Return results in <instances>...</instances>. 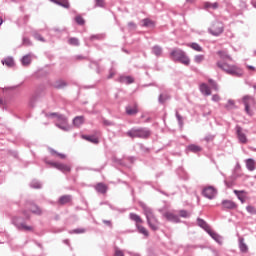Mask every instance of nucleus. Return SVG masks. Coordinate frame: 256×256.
<instances>
[{
	"instance_id": "nucleus-1",
	"label": "nucleus",
	"mask_w": 256,
	"mask_h": 256,
	"mask_svg": "<svg viewBox=\"0 0 256 256\" xmlns=\"http://www.w3.org/2000/svg\"><path fill=\"white\" fill-rule=\"evenodd\" d=\"M130 139H149L151 137V130L147 127H133L126 132Z\"/></svg>"
},
{
	"instance_id": "nucleus-2",
	"label": "nucleus",
	"mask_w": 256,
	"mask_h": 256,
	"mask_svg": "<svg viewBox=\"0 0 256 256\" xmlns=\"http://www.w3.org/2000/svg\"><path fill=\"white\" fill-rule=\"evenodd\" d=\"M170 57L172 61H174L175 63H181L186 67H189V65H191V59L189 58V56H187V53L182 49L174 48L170 52Z\"/></svg>"
},
{
	"instance_id": "nucleus-3",
	"label": "nucleus",
	"mask_w": 256,
	"mask_h": 256,
	"mask_svg": "<svg viewBox=\"0 0 256 256\" xmlns=\"http://www.w3.org/2000/svg\"><path fill=\"white\" fill-rule=\"evenodd\" d=\"M217 67L232 77H243V69L237 65H229L225 62L218 61Z\"/></svg>"
},
{
	"instance_id": "nucleus-4",
	"label": "nucleus",
	"mask_w": 256,
	"mask_h": 256,
	"mask_svg": "<svg viewBox=\"0 0 256 256\" xmlns=\"http://www.w3.org/2000/svg\"><path fill=\"white\" fill-rule=\"evenodd\" d=\"M242 103L244 105V111L249 117H253L254 112L252 110L253 107L256 105L255 98L250 95H245L242 98Z\"/></svg>"
},
{
	"instance_id": "nucleus-5",
	"label": "nucleus",
	"mask_w": 256,
	"mask_h": 256,
	"mask_svg": "<svg viewBox=\"0 0 256 256\" xmlns=\"http://www.w3.org/2000/svg\"><path fill=\"white\" fill-rule=\"evenodd\" d=\"M225 31V26L223 22L215 21L212 23L211 27L208 29V33L214 37H219Z\"/></svg>"
},
{
	"instance_id": "nucleus-6",
	"label": "nucleus",
	"mask_w": 256,
	"mask_h": 256,
	"mask_svg": "<svg viewBox=\"0 0 256 256\" xmlns=\"http://www.w3.org/2000/svg\"><path fill=\"white\" fill-rule=\"evenodd\" d=\"M12 223L18 229V231H33V226H28L23 222V218L19 216H14L12 218Z\"/></svg>"
},
{
	"instance_id": "nucleus-7",
	"label": "nucleus",
	"mask_w": 256,
	"mask_h": 256,
	"mask_svg": "<svg viewBox=\"0 0 256 256\" xmlns=\"http://www.w3.org/2000/svg\"><path fill=\"white\" fill-rule=\"evenodd\" d=\"M45 164L54 167V169H58V171H61L62 173H71V166L67 164L53 162L50 160H45Z\"/></svg>"
},
{
	"instance_id": "nucleus-8",
	"label": "nucleus",
	"mask_w": 256,
	"mask_h": 256,
	"mask_svg": "<svg viewBox=\"0 0 256 256\" xmlns=\"http://www.w3.org/2000/svg\"><path fill=\"white\" fill-rule=\"evenodd\" d=\"M236 137L242 145H247L249 140L247 139V130H243V127L236 125L235 127Z\"/></svg>"
},
{
	"instance_id": "nucleus-9",
	"label": "nucleus",
	"mask_w": 256,
	"mask_h": 256,
	"mask_svg": "<svg viewBox=\"0 0 256 256\" xmlns=\"http://www.w3.org/2000/svg\"><path fill=\"white\" fill-rule=\"evenodd\" d=\"M49 117H58L62 123H56V127L58 129H62V131H69V127L67 126V119L63 115H58L57 113H51L49 114Z\"/></svg>"
},
{
	"instance_id": "nucleus-10",
	"label": "nucleus",
	"mask_w": 256,
	"mask_h": 256,
	"mask_svg": "<svg viewBox=\"0 0 256 256\" xmlns=\"http://www.w3.org/2000/svg\"><path fill=\"white\" fill-rule=\"evenodd\" d=\"M202 195L206 197V199H215V195H217V189L213 186H208L203 189Z\"/></svg>"
},
{
	"instance_id": "nucleus-11",
	"label": "nucleus",
	"mask_w": 256,
	"mask_h": 256,
	"mask_svg": "<svg viewBox=\"0 0 256 256\" xmlns=\"http://www.w3.org/2000/svg\"><path fill=\"white\" fill-rule=\"evenodd\" d=\"M163 217H165L167 221H170V223H181V218H179V215L175 214V212H164Z\"/></svg>"
},
{
	"instance_id": "nucleus-12",
	"label": "nucleus",
	"mask_w": 256,
	"mask_h": 256,
	"mask_svg": "<svg viewBox=\"0 0 256 256\" xmlns=\"http://www.w3.org/2000/svg\"><path fill=\"white\" fill-rule=\"evenodd\" d=\"M26 207L29 209V212L33 213L34 215H43V210L35 203L29 202L26 204Z\"/></svg>"
},
{
	"instance_id": "nucleus-13",
	"label": "nucleus",
	"mask_w": 256,
	"mask_h": 256,
	"mask_svg": "<svg viewBox=\"0 0 256 256\" xmlns=\"http://www.w3.org/2000/svg\"><path fill=\"white\" fill-rule=\"evenodd\" d=\"M147 224L152 229V231H158L159 230V220L157 217L152 216L151 218H147Z\"/></svg>"
},
{
	"instance_id": "nucleus-14",
	"label": "nucleus",
	"mask_w": 256,
	"mask_h": 256,
	"mask_svg": "<svg viewBox=\"0 0 256 256\" xmlns=\"http://www.w3.org/2000/svg\"><path fill=\"white\" fill-rule=\"evenodd\" d=\"M126 114L133 116L137 115L139 113V106L137 103H134L133 105H128L125 107Z\"/></svg>"
},
{
	"instance_id": "nucleus-15",
	"label": "nucleus",
	"mask_w": 256,
	"mask_h": 256,
	"mask_svg": "<svg viewBox=\"0 0 256 256\" xmlns=\"http://www.w3.org/2000/svg\"><path fill=\"white\" fill-rule=\"evenodd\" d=\"M208 235H210V237H212V239L214 241H216V243H218V245H223V236L217 234V232H215L213 230H209Z\"/></svg>"
},
{
	"instance_id": "nucleus-16",
	"label": "nucleus",
	"mask_w": 256,
	"mask_h": 256,
	"mask_svg": "<svg viewBox=\"0 0 256 256\" xmlns=\"http://www.w3.org/2000/svg\"><path fill=\"white\" fill-rule=\"evenodd\" d=\"M118 83H125L126 85H131L132 83H135V78L132 76H120L117 79Z\"/></svg>"
},
{
	"instance_id": "nucleus-17",
	"label": "nucleus",
	"mask_w": 256,
	"mask_h": 256,
	"mask_svg": "<svg viewBox=\"0 0 256 256\" xmlns=\"http://www.w3.org/2000/svg\"><path fill=\"white\" fill-rule=\"evenodd\" d=\"M73 201V196L72 195H63L60 196L58 199V204L59 205H67V203H71Z\"/></svg>"
},
{
	"instance_id": "nucleus-18",
	"label": "nucleus",
	"mask_w": 256,
	"mask_h": 256,
	"mask_svg": "<svg viewBox=\"0 0 256 256\" xmlns=\"http://www.w3.org/2000/svg\"><path fill=\"white\" fill-rule=\"evenodd\" d=\"M197 225L198 227H201V229H204L206 233L211 231V226H209V224H207V222L201 218H197Z\"/></svg>"
},
{
	"instance_id": "nucleus-19",
	"label": "nucleus",
	"mask_w": 256,
	"mask_h": 256,
	"mask_svg": "<svg viewBox=\"0 0 256 256\" xmlns=\"http://www.w3.org/2000/svg\"><path fill=\"white\" fill-rule=\"evenodd\" d=\"M141 207L144 211V215H145L146 219H150L151 217H155V214H153V209L146 206L145 204H141Z\"/></svg>"
},
{
	"instance_id": "nucleus-20",
	"label": "nucleus",
	"mask_w": 256,
	"mask_h": 256,
	"mask_svg": "<svg viewBox=\"0 0 256 256\" xmlns=\"http://www.w3.org/2000/svg\"><path fill=\"white\" fill-rule=\"evenodd\" d=\"M222 207L223 209H237V204L231 200H223Z\"/></svg>"
},
{
	"instance_id": "nucleus-21",
	"label": "nucleus",
	"mask_w": 256,
	"mask_h": 256,
	"mask_svg": "<svg viewBox=\"0 0 256 256\" xmlns=\"http://www.w3.org/2000/svg\"><path fill=\"white\" fill-rule=\"evenodd\" d=\"M95 189L97 193H101L102 195H105V193H107L108 187L105 185V183L100 182L96 184Z\"/></svg>"
},
{
	"instance_id": "nucleus-22",
	"label": "nucleus",
	"mask_w": 256,
	"mask_h": 256,
	"mask_svg": "<svg viewBox=\"0 0 256 256\" xmlns=\"http://www.w3.org/2000/svg\"><path fill=\"white\" fill-rule=\"evenodd\" d=\"M200 92L202 95H206V97H209L211 95V88L206 83L200 84Z\"/></svg>"
},
{
	"instance_id": "nucleus-23",
	"label": "nucleus",
	"mask_w": 256,
	"mask_h": 256,
	"mask_svg": "<svg viewBox=\"0 0 256 256\" xmlns=\"http://www.w3.org/2000/svg\"><path fill=\"white\" fill-rule=\"evenodd\" d=\"M152 55H155V57H161L163 55V47L159 45H155L152 47Z\"/></svg>"
},
{
	"instance_id": "nucleus-24",
	"label": "nucleus",
	"mask_w": 256,
	"mask_h": 256,
	"mask_svg": "<svg viewBox=\"0 0 256 256\" xmlns=\"http://www.w3.org/2000/svg\"><path fill=\"white\" fill-rule=\"evenodd\" d=\"M187 151H190L191 153H200V151H203V148L196 144H190L187 146Z\"/></svg>"
},
{
	"instance_id": "nucleus-25",
	"label": "nucleus",
	"mask_w": 256,
	"mask_h": 256,
	"mask_svg": "<svg viewBox=\"0 0 256 256\" xmlns=\"http://www.w3.org/2000/svg\"><path fill=\"white\" fill-rule=\"evenodd\" d=\"M83 123H85V117L84 116H76L73 119L74 127H81V125H83Z\"/></svg>"
},
{
	"instance_id": "nucleus-26",
	"label": "nucleus",
	"mask_w": 256,
	"mask_h": 256,
	"mask_svg": "<svg viewBox=\"0 0 256 256\" xmlns=\"http://www.w3.org/2000/svg\"><path fill=\"white\" fill-rule=\"evenodd\" d=\"M31 57H32V55L31 54H26V55H24L23 57H22V59H21V63H22V65H23V67H27V66H29V65H31Z\"/></svg>"
},
{
	"instance_id": "nucleus-27",
	"label": "nucleus",
	"mask_w": 256,
	"mask_h": 256,
	"mask_svg": "<svg viewBox=\"0 0 256 256\" xmlns=\"http://www.w3.org/2000/svg\"><path fill=\"white\" fill-rule=\"evenodd\" d=\"M82 139H85L86 141H89L90 143H94V145H97L99 143V138L93 135H83Z\"/></svg>"
},
{
	"instance_id": "nucleus-28",
	"label": "nucleus",
	"mask_w": 256,
	"mask_h": 256,
	"mask_svg": "<svg viewBox=\"0 0 256 256\" xmlns=\"http://www.w3.org/2000/svg\"><path fill=\"white\" fill-rule=\"evenodd\" d=\"M245 163L248 171H255V160L253 158L246 159Z\"/></svg>"
},
{
	"instance_id": "nucleus-29",
	"label": "nucleus",
	"mask_w": 256,
	"mask_h": 256,
	"mask_svg": "<svg viewBox=\"0 0 256 256\" xmlns=\"http://www.w3.org/2000/svg\"><path fill=\"white\" fill-rule=\"evenodd\" d=\"M52 3L56 5H60V7H64V9H69V1L68 0H50Z\"/></svg>"
},
{
	"instance_id": "nucleus-30",
	"label": "nucleus",
	"mask_w": 256,
	"mask_h": 256,
	"mask_svg": "<svg viewBox=\"0 0 256 256\" xmlns=\"http://www.w3.org/2000/svg\"><path fill=\"white\" fill-rule=\"evenodd\" d=\"M129 219H131V221H134L136 225H139V223H143V219H141V216L137 215L136 213H130Z\"/></svg>"
},
{
	"instance_id": "nucleus-31",
	"label": "nucleus",
	"mask_w": 256,
	"mask_h": 256,
	"mask_svg": "<svg viewBox=\"0 0 256 256\" xmlns=\"http://www.w3.org/2000/svg\"><path fill=\"white\" fill-rule=\"evenodd\" d=\"M169 99H171V96L167 92L160 94L158 97V101L161 103V105H163V103L166 101H169Z\"/></svg>"
},
{
	"instance_id": "nucleus-32",
	"label": "nucleus",
	"mask_w": 256,
	"mask_h": 256,
	"mask_svg": "<svg viewBox=\"0 0 256 256\" xmlns=\"http://www.w3.org/2000/svg\"><path fill=\"white\" fill-rule=\"evenodd\" d=\"M239 249L242 253H247V251H249L247 244H245V239L243 238L239 239Z\"/></svg>"
},
{
	"instance_id": "nucleus-33",
	"label": "nucleus",
	"mask_w": 256,
	"mask_h": 256,
	"mask_svg": "<svg viewBox=\"0 0 256 256\" xmlns=\"http://www.w3.org/2000/svg\"><path fill=\"white\" fill-rule=\"evenodd\" d=\"M136 229L138 230V233H140L141 235H144V237H149V231H147L146 227L136 224Z\"/></svg>"
},
{
	"instance_id": "nucleus-34",
	"label": "nucleus",
	"mask_w": 256,
	"mask_h": 256,
	"mask_svg": "<svg viewBox=\"0 0 256 256\" xmlns=\"http://www.w3.org/2000/svg\"><path fill=\"white\" fill-rule=\"evenodd\" d=\"M3 65H6V67H13L15 65V60H13V57H7L2 60Z\"/></svg>"
},
{
	"instance_id": "nucleus-35",
	"label": "nucleus",
	"mask_w": 256,
	"mask_h": 256,
	"mask_svg": "<svg viewBox=\"0 0 256 256\" xmlns=\"http://www.w3.org/2000/svg\"><path fill=\"white\" fill-rule=\"evenodd\" d=\"M204 9H219V3L217 2H214V3H211V2H205L204 3Z\"/></svg>"
},
{
	"instance_id": "nucleus-36",
	"label": "nucleus",
	"mask_w": 256,
	"mask_h": 256,
	"mask_svg": "<svg viewBox=\"0 0 256 256\" xmlns=\"http://www.w3.org/2000/svg\"><path fill=\"white\" fill-rule=\"evenodd\" d=\"M142 27H155V22H153L151 19L149 18H145L142 20Z\"/></svg>"
},
{
	"instance_id": "nucleus-37",
	"label": "nucleus",
	"mask_w": 256,
	"mask_h": 256,
	"mask_svg": "<svg viewBox=\"0 0 256 256\" xmlns=\"http://www.w3.org/2000/svg\"><path fill=\"white\" fill-rule=\"evenodd\" d=\"M55 89H64V87H67V82L64 80H58L54 83Z\"/></svg>"
},
{
	"instance_id": "nucleus-38",
	"label": "nucleus",
	"mask_w": 256,
	"mask_h": 256,
	"mask_svg": "<svg viewBox=\"0 0 256 256\" xmlns=\"http://www.w3.org/2000/svg\"><path fill=\"white\" fill-rule=\"evenodd\" d=\"M218 55L220 58L223 59V61H227V59H228V61L232 60L231 56H229V54L226 51H218Z\"/></svg>"
},
{
	"instance_id": "nucleus-39",
	"label": "nucleus",
	"mask_w": 256,
	"mask_h": 256,
	"mask_svg": "<svg viewBox=\"0 0 256 256\" xmlns=\"http://www.w3.org/2000/svg\"><path fill=\"white\" fill-rule=\"evenodd\" d=\"M105 39V34H94L90 36V41H102Z\"/></svg>"
},
{
	"instance_id": "nucleus-40",
	"label": "nucleus",
	"mask_w": 256,
	"mask_h": 256,
	"mask_svg": "<svg viewBox=\"0 0 256 256\" xmlns=\"http://www.w3.org/2000/svg\"><path fill=\"white\" fill-rule=\"evenodd\" d=\"M234 193L236 194L239 201H241V203H245V196L243 195L245 191L234 190Z\"/></svg>"
},
{
	"instance_id": "nucleus-41",
	"label": "nucleus",
	"mask_w": 256,
	"mask_h": 256,
	"mask_svg": "<svg viewBox=\"0 0 256 256\" xmlns=\"http://www.w3.org/2000/svg\"><path fill=\"white\" fill-rule=\"evenodd\" d=\"M188 46L191 47V49H193L194 51H197L198 53H201L203 51V47H201V45H199L198 43L194 42Z\"/></svg>"
},
{
	"instance_id": "nucleus-42",
	"label": "nucleus",
	"mask_w": 256,
	"mask_h": 256,
	"mask_svg": "<svg viewBox=\"0 0 256 256\" xmlns=\"http://www.w3.org/2000/svg\"><path fill=\"white\" fill-rule=\"evenodd\" d=\"M203 61H205V55L198 54V55L194 56V62L197 63L198 65L203 63Z\"/></svg>"
},
{
	"instance_id": "nucleus-43",
	"label": "nucleus",
	"mask_w": 256,
	"mask_h": 256,
	"mask_svg": "<svg viewBox=\"0 0 256 256\" xmlns=\"http://www.w3.org/2000/svg\"><path fill=\"white\" fill-rule=\"evenodd\" d=\"M178 213V217H182L183 219H189V217H191V213H189L187 210H179Z\"/></svg>"
},
{
	"instance_id": "nucleus-44",
	"label": "nucleus",
	"mask_w": 256,
	"mask_h": 256,
	"mask_svg": "<svg viewBox=\"0 0 256 256\" xmlns=\"http://www.w3.org/2000/svg\"><path fill=\"white\" fill-rule=\"evenodd\" d=\"M69 45H73L74 47H79V39L76 37H72L68 40Z\"/></svg>"
},
{
	"instance_id": "nucleus-45",
	"label": "nucleus",
	"mask_w": 256,
	"mask_h": 256,
	"mask_svg": "<svg viewBox=\"0 0 256 256\" xmlns=\"http://www.w3.org/2000/svg\"><path fill=\"white\" fill-rule=\"evenodd\" d=\"M30 187L32 189H41L42 185H41V182H39L38 180H33L31 183H30Z\"/></svg>"
},
{
	"instance_id": "nucleus-46",
	"label": "nucleus",
	"mask_w": 256,
	"mask_h": 256,
	"mask_svg": "<svg viewBox=\"0 0 256 256\" xmlns=\"http://www.w3.org/2000/svg\"><path fill=\"white\" fill-rule=\"evenodd\" d=\"M49 151L51 153V155H56L57 157H59L60 159H65V154L59 153L57 152L55 149L53 148H49Z\"/></svg>"
},
{
	"instance_id": "nucleus-47",
	"label": "nucleus",
	"mask_w": 256,
	"mask_h": 256,
	"mask_svg": "<svg viewBox=\"0 0 256 256\" xmlns=\"http://www.w3.org/2000/svg\"><path fill=\"white\" fill-rule=\"evenodd\" d=\"M86 231L87 230L85 228H76V229L70 231L69 233L71 235H73V233H75L76 235H81V234L85 233Z\"/></svg>"
},
{
	"instance_id": "nucleus-48",
	"label": "nucleus",
	"mask_w": 256,
	"mask_h": 256,
	"mask_svg": "<svg viewBox=\"0 0 256 256\" xmlns=\"http://www.w3.org/2000/svg\"><path fill=\"white\" fill-rule=\"evenodd\" d=\"M75 22L77 23V25H85V19L83 17H81V15H77L75 18H74Z\"/></svg>"
},
{
	"instance_id": "nucleus-49",
	"label": "nucleus",
	"mask_w": 256,
	"mask_h": 256,
	"mask_svg": "<svg viewBox=\"0 0 256 256\" xmlns=\"http://www.w3.org/2000/svg\"><path fill=\"white\" fill-rule=\"evenodd\" d=\"M176 119H177V121H178V125H179V127L180 128H183V125H184V123H183V117L181 116V114H179V112L178 111H176Z\"/></svg>"
},
{
	"instance_id": "nucleus-50",
	"label": "nucleus",
	"mask_w": 256,
	"mask_h": 256,
	"mask_svg": "<svg viewBox=\"0 0 256 256\" xmlns=\"http://www.w3.org/2000/svg\"><path fill=\"white\" fill-rule=\"evenodd\" d=\"M241 169V164H239V162L236 164L235 168H234V173L231 176L232 181H235V179H237V174L235 173V171H239Z\"/></svg>"
},
{
	"instance_id": "nucleus-51",
	"label": "nucleus",
	"mask_w": 256,
	"mask_h": 256,
	"mask_svg": "<svg viewBox=\"0 0 256 256\" xmlns=\"http://www.w3.org/2000/svg\"><path fill=\"white\" fill-rule=\"evenodd\" d=\"M208 82L212 89H214V91H219V86L217 85V82H215V80L209 79Z\"/></svg>"
},
{
	"instance_id": "nucleus-52",
	"label": "nucleus",
	"mask_w": 256,
	"mask_h": 256,
	"mask_svg": "<svg viewBox=\"0 0 256 256\" xmlns=\"http://www.w3.org/2000/svg\"><path fill=\"white\" fill-rule=\"evenodd\" d=\"M233 107H235V101L233 100H228L227 104L225 105V109H227L228 111H231V109H233Z\"/></svg>"
},
{
	"instance_id": "nucleus-53",
	"label": "nucleus",
	"mask_w": 256,
	"mask_h": 256,
	"mask_svg": "<svg viewBox=\"0 0 256 256\" xmlns=\"http://www.w3.org/2000/svg\"><path fill=\"white\" fill-rule=\"evenodd\" d=\"M246 211L250 213V215H256V208L255 206L248 205L246 207Z\"/></svg>"
},
{
	"instance_id": "nucleus-54",
	"label": "nucleus",
	"mask_w": 256,
	"mask_h": 256,
	"mask_svg": "<svg viewBox=\"0 0 256 256\" xmlns=\"http://www.w3.org/2000/svg\"><path fill=\"white\" fill-rule=\"evenodd\" d=\"M33 37L34 39H36L37 41H41L42 43H45V38H43V36H41V34L34 32L33 33Z\"/></svg>"
},
{
	"instance_id": "nucleus-55",
	"label": "nucleus",
	"mask_w": 256,
	"mask_h": 256,
	"mask_svg": "<svg viewBox=\"0 0 256 256\" xmlns=\"http://www.w3.org/2000/svg\"><path fill=\"white\" fill-rule=\"evenodd\" d=\"M94 67H96V73H101V68L99 67V63L91 62L90 63V69H93Z\"/></svg>"
},
{
	"instance_id": "nucleus-56",
	"label": "nucleus",
	"mask_w": 256,
	"mask_h": 256,
	"mask_svg": "<svg viewBox=\"0 0 256 256\" xmlns=\"http://www.w3.org/2000/svg\"><path fill=\"white\" fill-rule=\"evenodd\" d=\"M23 45H25V47H31V45H33V43H31V40H29V38L24 37Z\"/></svg>"
},
{
	"instance_id": "nucleus-57",
	"label": "nucleus",
	"mask_w": 256,
	"mask_h": 256,
	"mask_svg": "<svg viewBox=\"0 0 256 256\" xmlns=\"http://www.w3.org/2000/svg\"><path fill=\"white\" fill-rule=\"evenodd\" d=\"M109 208L112 210V211H118L119 213H125V209H119L111 204H109Z\"/></svg>"
},
{
	"instance_id": "nucleus-58",
	"label": "nucleus",
	"mask_w": 256,
	"mask_h": 256,
	"mask_svg": "<svg viewBox=\"0 0 256 256\" xmlns=\"http://www.w3.org/2000/svg\"><path fill=\"white\" fill-rule=\"evenodd\" d=\"M213 139H215V135L208 134L207 136H205L204 141L209 143V142L213 141Z\"/></svg>"
},
{
	"instance_id": "nucleus-59",
	"label": "nucleus",
	"mask_w": 256,
	"mask_h": 256,
	"mask_svg": "<svg viewBox=\"0 0 256 256\" xmlns=\"http://www.w3.org/2000/svg\"><path fill=\"white\" fill-rule=\"evenodd\" d=\"M96 7H105V0H95Z\"/></svg>"
},
{
	"instance_id": "nucleus-60",
	"label": "nucleus",
	"mask_w": 256,
	"mask_h": 256,
	"mask_svg": "<svg viewBox=\"0 0 256 256\" xmlns=\"http://www.w3.org/2000/svg\"><path fill=\"white\" fill-rule=\"evenodd\" d=\"M113 77H115V70H113V68H111L109 70V75H108L107 79H113Z\"/></svg>"
},
{
	"instance_id": "nucleus-61",
	"label": "nucleus",
	"mask_w": 256,
	"mask_h": 256,
	"mask_svg": "<svg viewBox=\"0 0 256 256\" xmlns=\"http://www.w3.org/2000/svg\"><path fill=\"white\" fill-rule=\"evenodd\" d=\"M212 101H214L215 103H217V102L221 101V97H219V95H217V94H214V95L212 96Z\"/></svg>"
},
{
	"instance_id": "nucleus-62",
	"label": "nucleus",
	"mask_w": 256,
	"mask_h": 256,
	"mask_svg": "<svg viewBox=\"0 0 256 256\" xmlns=\"http://www.w3.org/2000/svg\"><path fill=\"white\" fill-rule=\"evenodd\" d=\"M102 223H104V225H108V227L111 229L113 228V223H111V220H103Z\"/></svg>"
},
{
	"instance_id": "nucleus-63",
	"label": "nucleus",
	"mask_w": 256,
	"mask_h": 256,
	"mask_svg": "<svg viewBox=\"0 0 256 256\" xmlns=\"http://www.w3.org/2000/svg\"><path fill=\"white\" fill-rule=\"evenodd\" d=\"M103 125H106L107 127H111V126H113V122H111L109 120H103Z\"/></svg>"
},
{
	"instance_id": "nucleus-64",
	"label": "nucleus",
	"mask_w": 256,
	"mask_h": 256,
	"mask_svg": "<svg viewBox=\"0 0 256 256\" xmlns=\"http://www.w3.org/2000/svg\"><path fill=\"white\" fill-rule=\"evenodd\" d=\"M114 256H125V254L121 250H116Z\"/></svg>"
}]
</instances>
